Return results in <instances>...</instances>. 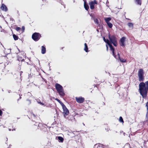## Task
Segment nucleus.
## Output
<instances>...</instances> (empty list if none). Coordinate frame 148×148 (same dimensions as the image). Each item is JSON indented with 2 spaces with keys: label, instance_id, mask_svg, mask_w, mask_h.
Here are the masks:
<instances>
[{
  "label": "nucleus",
  "instance_id": "20",
  "mask_svg": "<svg viewBox=\"0 0 148 148\" xmlns=\"http://www.w3.org/2000/svg\"><path fill=\"white\" fill-rule=\"evenodd\" d=\"M148 103V102L147 103V104L146 105V106L147 107V112L146 115V118L147 119H148V107L147 106V104Z\"/></svg>",
  "mask_w": 148,
  "mask_h": 148
},
{
  "label": "nucleus",
  "instance_id": "24",
  "mask_svg": "<svg viewBox=\"0 0 148 148\" xmlns=\"http://www.w3.org/2000/svg\"><path fill=\"white\" fill-rule=\"evenodd\" d=\"M128 25L130 27H132L133 26V24L132 23H129L128 24Z\"/></svg>",
  "mask_w": 148,
  "mask_h": 148
},
{
  "label": "nucleus",
  "instance_id": "8",
  "mask_svg": "<svg viewBox=\"0 0 148 148\" xmlns=\"http://www.w3.org/2000/svg\"><path fill=\"white\" fill-rule=\"evenodd\" d=\"M126 38L125 37H122L120 40V45L122 46H125V42Z\"/></svg>",
  "mask_w": 148,
  "mask_h": 148
},
{
  "label": "nucleus",
  "instance_id": "30",
  "mask_svg": "<svg viewBox=\"0 0 148 148\" xmlns=\"http://www.w3.org/2000/svg\"><path fill=\"white\" fill-rule=\"evenodd\" d=\"M109 3V2L108 1V0H107L106 2V4H108Z\"/></svg>",
  "mask_w": 148,
  "mask_h": 148
},
{
  "label": "nucleus",
  "instance_id": "23",
  "mask_svg": "<svg viewBox=\"0 0 148 148\" xmlns=\"http://www.w3.org/2000/svg\"><path fill=\"white\" fill-rule=\"evenodd\" d=\"M107 25L110 28H111L113 26V25H112V24L110 23L108 24Z\"/></svg>",
  "mask_w": 148,
  "mask_h": 148
},
{
  "label": "nucleus",
  "instance_id": "13",
  "mask_svg": "<svg viewBox=\"0 0 148 148\" xmlns=\"http://www.w3.org/2000/svg\"><path fill=\"white\" fill-rule=\"evenodd\" d=\"M138 77V80L140 82H142L143 81L144 79V75L139 76Z\"/></svg>",
  "mask_w": 148,
  "mask_h": 148
},
{
  "label": "nucleus",
  "instance_id": "19",
  "mask_svg": "<svg viewBox=\"0 0 148 148\" xmlns=\"http://www.w3.org/2000/svg\"><path fill=\"white\" fill-rule=\"evenodd\" d=\"M119 60L120 61L122 62H126V60L125 59L123 58H119Z\"/></svg>",
  "mask_w": 148,
  "mask_h": 148
},
{
  "label": "nucleus",
  "instance_id": "12",
  "mask_svg": "<svg viewBox=\"0 0 148 148\" xmlns=\"http://www.w3.org/2000/svg\"><path fill=\"white\" fill-rule=\"evenodd\" d=\"M37 102L38 103L42 106H45L46 104H45V102L44 101L41 102L40 100H37Z\"/></svg>",
  "mask_w": 148,
  "mask_h": 148
},
{
  "label": "nucleus",
  "instance_id": "3",
  "mask_svg": "<svg viewBox=\"0 0 148 148\" xmlns=\"http://www.w3.org/2000/svg\"><path fill=\"white\" fill-rule=\"evenodd\" d=\"M56 89L58 93L61 96H64L65 93L62 87L60 84L57 83L55 84Z\"/></svg>",
  "mask_w": 148,
  "mask_h": 148
},
{
  "label": "nucleus",
  "instance_id": "25",
  "mask_svg": "<svg viewBox=\"0 0 148 148\" xmlns=\"http://www.w3.org/2000/svg\"><path fill=\"white\" fill-rule=\"evenodd\" d=\"M16 31H18L21 29V28L20 27H18L16 28Z\"/></svg>",
  "mask_w": 148,
  "mask_h": 148
},
{
  "label": "nucleus",
  "instance_id": "6",
  "mask_svg": "<svg viewBox=\"0 0 148 148\" xmlns=\"http://www.w3.org/2000/svg\"><path fill=\"white\" fill-rule=\"evenodd\" d=\"M97 1L96 0H94L89 3V4L90 6V8L91 9H93L94 8V6L95 4H97Z\"/></svg>",
  "mask_w": 148,
  "mask_h": 148
},
{
  "label": "nucleus",
  "instance_id": "18",
  "mask_svg": "<svg viewBox=\"0 0 148 148\" xmlns=\"http://www.w3.org/2000/svg\"><path fill=\"white\" fill-rule=\"evenodd\" d=\"M58 138L61 142H62L64 140V138L61 136L58 137Z\"/></svg>",
  "mask_w": 148,
  "mask_h": 148
},
{
  "label": "nucleus",
  "instance_id": "2",
  "mask_svg": "<svg viewBox=\"0 0 148 148\" xmlns=\"http://www.w3.org/2000/svg\"><path fill=\"white\" fill-rule=\"evenodd\" d=\"M139 91L143 98L146 97L148 91V81L140 83L139 85Z\"/></svg>",
  "mask_w": 148,
  "mask_h": 148
},
{
  "label": "nucleus",
  "instance_id": "21",
  "mask_svg": "<svg viewBox=\"0 0 148 148\" xmlns=\"http://www.w3.org/2000/svg\"><path fill=\"white\" fill-rule=\"evenodd\" d=\"M13 37L14 38L15 40H18V37L15 34H13Z\"/></svg>",
  "mask_w": 148,
  "mask_h": 148
},
{
  "label": "nucleus",
  "instance_id": "5",
  "mask_svg": "<svg viewBox=\"0 0 148 148\" xmlns=\"http://www.w3.org/2000/svg\"><path fill=\"white\" fill-rule=\"evenodd\" d=\"M62 106L63 110L64 116V117H66L69 114V111L63 103H62Z\"/></svg>",
  "mask_w": 148,
  "mask_h": 148
},
{
  "label": "nucleus",
  "instance_id": "14",
  "mask_svg": "<svg viewBox=\"0 0 148 148\" xmlns=\"http://www.w3.org/2000/svg\"><path fill=\"white\" fill-rule=\"evenodd\" d=\"M46 52V48L45 47L43 46H42V49H41V53L43 54H45Z\"/></svg>",
  "mask_w": 148,
  "mask_h": 148
},
{
  "label": "nucleus",
  "instance_id": "11",
  "mask_svg": "<svg viewBox=\"0 0 148 148\" xmlns=\"http://www.w3.org/2000/svg\"><path fill=\"white\" fill-rule=\"evenodd\" d=\"M83 1H84V7L86 10H88L89 9V6L88 5L86 4V0H83Z\"/></svg>",
  "mask_w": 148,
  "mask_h": 148
},
{
  "label": "nucleus",
  "instance_id": "17",
  "mask_svg": "<svg viewBox=\"0 0 148 148\" xmlns=\"http://www.w3.org/2000/svg\"><path fill=\"white\" fill-rule=\"evenodd\" d=\"M104 19L106 22H108V21H110L111 20V18L110 17L105 18Z\"/></svg>",
  "mask_w": 148,
  "mask_h": 148
},
{
  "label": "nucleus",
  "instance_id": "26",
  "mask_svg": "<svg viewBox=\"0 0 148 148\" xmlns=\"http://www.w3.org/2000/svg\"><path fill=\"white\" fill-rule=\"evenodd\" d=\"M56 100H57L58 102L60 103L61 104V105H62V103L58 99H56Z\"/></svg>",
  "mask_w": 148,
  "mask_h": 148
},
{
  "label": "nucleus",
  "instance_id": "1",
  "mask_svg": "<svg viewBox=\"0 0 148 148\" xmlns=\"http://www.w3.org/2000/svg\"><path fill=\"white\" fill-rule=\"evenodd\" d=\"M109 40L107 39L106 40L105 38H103L104 41L107 43L109 46L110 50L112 51L113 55L115 57L114 53V49L112 46L111 44H113L115 46H116L117 45V42L115 36H111L110 35H109Z\"/></svg>",
  "mask_w": 148,
  "mask_h": 148
},
{
  "label": "nucleus",
  "instance_id": "29",
  "mask_svg": "<svg viewBox=\"0 0 148 148\" xmlns=\"http://www.w3.org/2000/svg\"><path fill=\"white\" fill-rule=\"evenodd\" d=\"M106 47L107 50L108 51V48L107 45V44L106 45Z\"/></svg>",
  "mask_w": 148,
  "mask_h": 148
},
{
  "label": "nucleus",
  "instance_id": "27",
  "mask_svg": "<svg viewBox=\"0 0 148 148\" xmlns=\"http://www.w3.org/2000/svg\"><path fill=\"white\" fill-rule=\"evenodd\" d=\"M22 30H21V33H23V32H24V30L25 29V27L24 26H23L22 27Z\"/></svg>",
  "mask_w": 148,
  "mask_h": 148
},
{
  "label": "nucleus",
  "instance_id": "22",
  "mask_svg": "<svg viewBox=\"0 0 148 148\" xmlns=\"http://www.w3.org/2000/svg\"><path fill=\"white\" fill-rule=\"evenodd\" d=\"M119 121L120 122H121L122 123H123V122H124L123 119L122 118V117H121V116H120L119 117Z\"/></svg>",
  "mask_w": 148,
  "mask_h": 148
},
{
  "label": "nucleus",
  "instance_id": "15",
  "mask_svg": "<svg viewBox=\"0 0 148 148\" xmlns=\"http://www.w3.org/2000/svg\"><path fill=\"white\" fill-rule=\"evenodd\" d=\"M135 3L137 5H140L141 4V0H135Z\"/></svg>",
  "mask_w": 148,
  "mask_h": 148
},
{
  "label": "nucleus",
  "instance_id": "4",
  "mask_svg": "<svg viewBox=\"0 0 148 148\" xmlns=\"http://www.w3.org/2000/svg\"><path fill=\"white\" fill-rule=\"evenodd\" d=\"M40 37V34L38 33H34L32 36V38L35 41H38Z\"/></svg>",
  "mask_w": 148,
  "mask_h": 148
},
{
  "label": "nucleus",
  "instance_id": "7",
  "mask_svg": "<svg viewBox=\"0 0 148 148\" xmlns=\"http://www.w3.org/2000/svg\"><path fill=\"white\" fill-rule=\"evenodd\" d=\"M75 99L76 101L78 103H83L84 100V98L82 97H76Z\"/></svg>",
  "mask_w": 148,
  "mask_h": 148
},
{
  "label": "nucleus",
  "instance_id": "10",
  "mask_svg": "<svg viewBox=\"0 0 148 148\" xmlns=\"http://www.w3.org/2000/svg\"><path fill=\"white\" fill-rule=\"evenodd\" d=\"M138 76L144 75L143 71L142 69H140L138 72Z\"/></svg>",
  "mask_w": 148,
  "mask_h": 148
},
{
  "label": "nucleus",
  "instance_id": "28",
  "mask_svg": "<svg viewBox=\"0 0 148 148\" xmlns=\"http://www.w3.org/2000/svg\"><path fill=\"white\" fill-rule=\"evenodd\" d=\"M94 21L97 23H98V20L96 18H95L94 19Z\"/></svg>",
  "mask_w": 148,
  "mask_h": 148
},
{
  "label": "nucleus",
  "instance_id": "16",
  "mask_svg": "<svg viewBox=\"0 0 148 148\" xmlns=\"http://www.w3.org/2000/svg\"><path fill=\"white\" fill-rule=\"evenodd\" d=\"M84 45L85 47L84 50L86 52H88V48L87 44L86 43H85Z\"/></svg>",
  "mask_w": 148,
  "mask_h": 148
},
{
  "label": "nucleus",
  "instance_id": "9",
  "mask_svg": "<svg viewBox=\"0 0 148 148\" xmlns=\"http://www.w3.org/2000/svg\"><path fill=\"white\" fill-rule=\"evenodd\" d=\"M1 8L2 10L5 12L7 11L8 10L6 6L3 4H2Z\"/></svg>",
  "mask_w": 148,
  "mask_h": 148
},
{
  "label": "nucleus",
  "instance_id": "31",
  "mask_svg": "<svg viewBox=\"0 0 148 148\" xmlns=\"http://www.w3.org/2000/svg\"><path fill=\"white\" fill-rule=\"evenodd\" d=\"M106 23H107V24H108V23H110V22H109V21H108V22H106Z\"/></svg>",
  "mask_w": 148,
  "mask_h": 148
}]
</instances>
